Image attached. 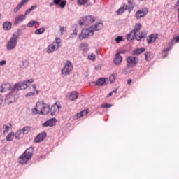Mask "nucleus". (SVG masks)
<instances>
[{"label": "nucleus", "mask_w": 179, "mask_h": 179, "mask_svg": "<svg viewBox=\"0 0 179 179\" xmlns=\"http://www.w3.org/2000/svg\"><path fill=\"white\" fill-rule=\"evenodd\" d=\"M80 48L83 51H87L89 50V44L86 43H83L80 44Z\"/></svg>", "instance_id": "28"}, {"label": "nucleus", "mask_w": 179, "mask_h": 179, "mask_svg": "<svg viewBox=\"0 0 179 179\" xmlns=\"http://www.w3.org/2000/svg\"><path fill=\"white\" fill-rule=\"evenodd\" d=\"M67 97L69 100H71V101H73V100H76L78 97H79V93L76 91H73L72 92H70L67 94Z\"/></svg>", "instance_id": "16"}, {"label": "nucleus", "mask_w": 179, "mask_h": 179, "mask_svg": "<svg viewBox=\"0 0 179 179\" xmlns=\"http://www.w3.org/2000/svg\"><path fill=\"white\" fill-rule=\"evenodd\" d=\"M132 83V80L129 79L127 80V84L131 85Z\"/></svg>", "instance_id": "52"}, {"label": "nucleus", "mask_w": 179, "mask_h": 179, "mask_svg": "<svg viewBox=\"0 0 179 179\" xmlns=\"http://www.w3.org/2000/svg\"><path fill=\"white\" fill-rule=\"evenodd\" d=\"M157 37L159 35L157 34H152L149 36V38H147L148 44H152V43H155L156 40H157Z\"/></svg>", "instance_id": "19"}, {"label": "nucleus", "mask_w": 179, "mask_h": 179, "mask_svg": "<svg viewBox=\"0 0 179 179\" xmlns=\"http://www.w3.org/2000/svg\"><path fill=\"white\" fill-rule=\"evenodd\" d=\"M19 39V34H13L6 44V48L9 51L15 50L17 45V40Z\"/></svg>", "instance_id": "5"}, {"label": "nucleus", "mask_w": 179, "mask_h": 179, "mask_svg": "<svg viewBox=\"0 0 179 179\" xmlns=\"http://www.w3.org/2000/svg\"><path fill=\"white\" fill-rule=\"evenodd\" d=\"M120 54H124V52H120L116 53L115 57L114 59L115 65H120L122 62V56Z\"/></svg>", "instance_id": "15"}, {"label": "nucleus", "mask_w": 179, "mask_h": 179, "mask_svg": "<svg viewBox=\"0 0 179 179\" xmlns=\"http://www.w3.org/2000/svg\"><path fill=\"white\" fill-rule=\"evenodd\" d=\"M96 85H97L96 84V82H91V83H90V86H96Z\"/></svg>", "instance_id": "50"}, {"label": "nucleus", "mask_w": 179, "mask_h": 179, "mask_svg": "<svg viewBox=\"0 0 179 179\" xmlns=\"http://www.w3.org/2000/svg\"><path fill=\"white\" fill-rule=\"evenodd\" d=\"M61 108V105H57V103H55L51 106L50 109L51 115H57L58 113H59V109Z\"/></svg>", "instance_id": "11"}, {"label": "nucleus", "mask_w": 179, "mask_h": 179, "mask_svg": "<svg viewBox=\"0 0 179 179\" xmlns=\"http://www.w3.org/2000/svg\"><path fill=\"white\" fill-rule=\"evenodd\" d=\"M32 87H33V89H34V90H36V89L37 88V86L35 84H34Z\"/></svg>", "instance_id": "55"}, {"label": "nucleus", "mask_w": 179, "mask_h": 179, "mask_svg": "<svg viewBox=\"0 0 179 179\" xmlns=\"http://www.w3.org/2000/svg\"><path fill=\"white\" fill-rule=\"evenodd\" d=\"M175 6L177 8V6H179V0L176 2L175 4Z\"/></svg>", "instance_id": "54"}, {"label": "nucleus", "mask_w": 179, "mask_h": 179, "mask_svg": "<svg viewBox=\"0 0 179 179\" xmlns=\"http://www.w3.org/2000/svg\"><path fill=\"white\" fill-rule=\"evenodd\" d=\"M96 20L94 16L87 15L85 17H83L80 20V26H89V24H92Z\"/></svg>", "instance_id": "7"}, {"label": "nucleus", "mask_w": 179, "mask_h": 179, "mask_svg": "<svg viewBox=\"0 0 179 179\" xmlns=\"http://www.w3.org/2000/svg\"><path fill=\"white\" fill-rule=\"evenodd\" d=\"M148 12H149V10L148 9V8H144L142 10H138L136 13L135 17L138 20L141 19V17H145V16L148 15Z\"/></svg>", "instance_id": "10"}, {"label": "nucleus", "mask_w": 179, "mask_h": 179, "mask_svg": "<svg viewBox=\"0 0 179 179\" xmlns=\"http://www.w3.org/2000/svg\"><path fill=\"white\" fill-rule=\"evenodd\" d=\"M32 113L36 115L38 114L39 115H47L50 113V106L44 101H39L36 103L35 108L31 110Z\"/></svg>", "instance_id": "2"}, {"label": "nucleus", "mask_w": 179, "mask_h": 179, "mask_svg": "<svg viewBox=\"0 0 179 179\" xmlns=\"http://www.w3.org/2000/svg\"><path fill=\"white\" fill-rule=\"evenodd\" d=\"M112 93L113 94V93H117V89H115V90H113V92H112Z\"/></svg>", "instance_id": "57"}, {"label": "nucleus", "mask_w": 179, "mask_h": 179, "mask_svg": "<svg viewBox=\"0 0 179 179\" xmlns=\"http://www.w3.org/2000/svg\"><path fill=\"white\" fill-rule=\"evenodd\" d=\"M128 1V3L131 5L132 4V2H131V0H127Z\"/></svg>", "instance_id": "58"}, {"label": "nucleus", "mask_w": 179, "mask_h": 179, "mask_svg": "<svg viewBox=\"0 0 179 179\" xmlns=\"http://www.w3.org/2000/svg\"><path fill=\"white\" fill-rule=\"evenodd\" d=\"M14 138H15V132H11L7 135L6 141H8V142H10L13 141Z\"/></svg>", "instance_id": "29"}, {"label": "nucleus", "mask_w": 179, "mask_h": 179, "mask_svg": "<svg viewBox=\"0 0 179 179\" xmlns=\"http://www.w3.org/2000/svg\"><path fill=\"white\" fill-rule=\"evenodd\" d=\"M176 43H179V36H178V37L176 38Z\"/></svg>", "instance_id": "56"}, {"label": "nucleus", "mask_w": 179, "mask_h": 179, "mask_svg": "<svg viewBox=\"0 0 179 179\" xmlns=\"http://www.w3.org/2000/svg\"><path fill=\"white\" fill-rule=\"evenodd\" d=\"M87 58L90 61H96V54L90 53L88 54Z\"/></svg>", "instance_id": "32"}, {"label": "nucleus", "mask_w": 179, "mask_h": 179, "mask_svg": "<svg viewBox=\"0 0 179 179\" xmlns=\"http://www.w3.org/2000/svg\"><path fill=\"white\" fill-rule=\"evenodd\" d=\"M10 128H12V124L8 123L6 124H4L3 126V134L8 133V131H9V129H10Z\"/></svg>", "instance_id": "27"}, {"label": "nucleus", "mask_w": 179, "mask_h": 179, "mask_svg": "<svg viewBox=\"0 0 179 179\" xmlns=\"http://www.w3.org/2000/svg\"><path fill=\"white\" fill-rule=\"evenodd\" d=\"M57 122V119L52 118L49 119L43 124V127H54V124Z\"/></svg>", "instance_id": "20"}, {"label": "nucleus", "mask_w": 179, "mask_h": 179, "mask_svg": "<svg viewBox=\"0 0 179 179\" xmlns=\"http://www.w3.org/2000/svg\"><path fill=\"white\" fill-rule=\"evenodd\" d=\"M138 1H143V0H138Z\"/></svg>", "instance_id": "64"}, {"label": "nucleus", "mask_w": 179, "mask_h": 179, "mask_svg": "<svg viewBox=\"0 0 179 179\" xmlns=\"http://www.w3.org/2000/svg\"><path fill=\"white\" fill-rule=\"evenodd\" d=\"M113 96V92H110L108 95L107 97H111Z\"/></svg>", "instance_id": "53"}, {"label": "nucleus", "mask_w": 179, "mask_h": 179, "mask_svg": "<svg viewBox=\"0 0 179 179\" xmlns=\"http://www.w3.org/2000/svg\"><path fill=\"white\" fill-rule=\"evenodd\" d=\"M36 24H38V22L37 21H31L27 24V27H33Z\"/></svg>", "instance_id": "37"}, {"label": "nucleus", "mask_w": 179, "mask_h": 179, "mask_svg": "<svg viewBox=\"0 0 179 179\" xmlns=\"http://www.w3.org/2000/svg\"><path fill=\"white\" fill-rule=\"evenodd\" d=\"M30 131V127L26 126L22 129V132L23 135H27L29 132Z\"/></svg>", "instance_id": "31"}, {"label": "nucleus", "mask_w": 179, "mask_h": 179, "mask_svg": "<svg viewBox=\"0 0 179 179\" xmlns=\"http://www.w3.org/2000/svg\"><path fill=\"white\" fill-rule=\"evenodd\" d=\"M45 138H47V134L45 132H42L35 137L34 142L36 143H38L39 142H43V141H44Z\"/></svg>", "instance_id": "13"}, {"label": "nucleus", "mask_w": 179, "mask_h": 179, "mask_svg": "<svg viewBox=\"0 0 179 179\" xmlns=\"http://www.w3.org/2000/svg\"><path fill=\"white\" fill-rule=\"evenodd\" d=\"M171 49V46H169V47L164 48L163 52H162V54H164V52H167L168 51H170Z\"/></svg>", "instance_id": "42"}, {"label": "nucleus", "mask_w": 179, "mask_h": 179, "mask_svg": "<svg viewBox=\"0 0 179 179\" xmlns=\"http://www.w3.org/2000/svg\"><path fill=\"white\" fill-rule=\"evenodd\" d=\"M45 31V29L44 27L39 28L38 29L35 31V34H43Z\"/></svg>", "instance_id": "35"}, {"label": "nucleus", "mask_w": 179, "mask_h": 179, "mask_svg": "<svg viewBox=\"0 0 179 179\" xmlns=\"http://www.w3.org/2000/svg\"><path fill=\"white\" fill-rule=\"evenodd\" d=\"M116 78H117V75H115V74L110 75L109 77L110 83H114V82H115Z\"/></svg>", "instance_id": "36"}, {"label": "nucleus", "mask_w": 179, "mask_h": 179, "mask_svg": "<svg viewBox=\"0 0 179 179\" xmlns=\"http://www.w3.org/2000/svg\"><path fill=\"white\" fill-rule=\"evenodd\" d=\"M103 27V23L99 22L91 26L90 29L92 30V33H94V31H99V30H101Z\"/></svg>", "instance_id": "14"}, {"label": "nucleus", "mask_w": 179, "mask_h": 179, "mask_svg": "<svg viewBox=\"0 0 179 179\" xmlns=\"http://www.w3.org/2000/svg\"><path fill=\"white\" fill-rule=\"evenodd\" d=\"M106 83V78H101L96 81V86H103Z\"/></svg>", "instance_id": "26"}, {"label": "nucleus", "mask_w": 179, "mask_h": 179, "mask_svg": "<svg viewBox=\"0 0 179 179\" xmlns=\"http://www.w3.org/2000/svg\"><path fill=\"white\" fill-rule=\"evenodd\" d=\"M148 32L146 31H142L140 35H136L132 31L127 34V38L129 41H132V40H137V41H141L142 38L146 37Z\"/></svg>", "instance_id": "6"}, {"label": "nucleus", "mask_w": 179, "mask_h": 179, "mask_svg": "<svg viewBox=\"0 0 179 179\" xmlns=\"http://www.w3.org/2000/svg\"><path fill=\"white\" fill-rule=\"evenodd\" d=\"M59 47H61V38H56L55 41L48 46L46 52L48 54H53L55 51L59 50Z\"/></svg>", "instance_id": "4"}, {"label": "nucleus", "mask_w": 179, "mask_h": 179, "mask_svg": "<svg viewBox=\"0 0 179 179\" xmlns=\"http://www.w3.org/2000/svg\"><path fill=\"white\" fill-rule=\"evenodd\" d=\"M3 28L4 30H10L12 29V23L10 22H5L3 24Z\"/></svg>", "instance_id": "25"}, {"label": "nucleus", "mask_w": 179, "mask_h": 179, "mask_svg": "<svg viewBox=\"0 0 179 179\" xmlns=\"http://www.w3.org/2000/svg\"><path fill=\"white\" fill-rule=\"evenodd\" d=\"M33 82H34V79H29L28 80L19 82L15 84L13 90V92L7 95L6 101L8 102V104H11V103H14V101L17 100L18 96L16 90L17 92L22 90H24L29 87V85L27 83H33Z\"/></svg>", "instance_id": "1"}, {"label": "nucleus", "mask_w": 179, "mask_h": 179, "mask_svg": "<svg viewBox=\"0 0 179 179\" xmlns=\"http://www.w3.org/2000/svg\"><path fill=\"white\" fill-rule=\"evenodd\" d=\"M146 61H151L153 56L152 55V52H147L145 53Z\"/></svg>", "instance_id": "30"}, {"label": "nucleus", "mask_w": 179, "mask_h": 179, "mask_svg": "<svg viewBox=\"0 0 179 179\" xmlns=\"http://www.w3.org/2000/svg\"><path fill=\"white\" fill-rule=\"evenodd\" d=\"M34 94H36L34 92H28L27 94H26V97H30L31 96H34Z\"/></svg>", "instance_id": "43"}, {"label": "nucleus", "mask_w": 179, "mask_h": 179, "mask_svg": "<svg viewBox=\"0 0 179 179\" xmlns=\"http://www.w3.org/2000/svg\"><path fill=\"white\" fill-rule=\"evenodd\" d=\"M29 0H21V2L14 8L13 12L16 13L17 12H19L20 9H22V7L24 5V3H27Z\"/></svg>", "instance_id": "21"}, {"label": "nucleus", "mask_w": 179, "mask_h": 179, "mask_svg": "<svg viewBox=\"0 0 179 179\" xmlns=\"http://www.w3.org/2000/svg\"><path fill=\"white\" fill-rule=\"evenodd\" d=\"M30 12H31V10H30V8H29L26 12L25 14L24 15V16H27V15H29Z\"/></svg>", "instance_id": "47"}, {"label": "nucleus", "mask_w": 179, "mask_h": 179, "mask_svg": "<svg viewBox=\"0 0 179 179\" xmlns=\"http://www.w3.org/2000/svg\"><path fill=\"white\" fill-rule=\"evenodd\" d=\"M50 6H52V3L50 4Z\"/></svg>", "instance_id": "63"}, {"label": "nucleus", "mask_w": 179, "mask_h": 179, "mask_svg": "<svg viewBox=\"0 0 179 179\" xmlns=\"http://www.w3.org/2000/svg\"><path fill=\"white\" fill-rule=\"evenodd\" d=\"M128 9V5L127 4H122L121 7L117 10V15H122L125 10Z\"/></svg>", "instance_id": "23"}, {"label": "nucleus", "mask_w": 179, "mask_h": 179, "mask_svg": "<svg viewBox=\"0 0 179 179\" xmlns=\"http://www.w3.org/2000/svg\"><path fill=\"white\" fill-rule=\"evenodd\" d=\"M101 107L102 108H110V107H113V105L112 104H109V103H105V104L101 105Z\"/></svg>", "instance_id": "38"}, {"label": "nucleus", "mask_w": 179, "mask_h": 179, "mask_svg": "<svg viewBox=\"0 0 179 179\" xmlns=\"http://www.w3.org/2000/svg\"><path fill=\"white\" fill-rule=\"evenodd\" d=\"M23 20H26V15H20L15 17L14 24L15 26H17V24H20Z\"/></svg>", "instance_id": "18"}, {"label": "nucleus", "mask_w": 179, "mask_h": 179, "mask_svg": "<svg viewBox=\"0 0 179 179\" xmlns=\"http://www.w3.org/2000/svg\"><path fill=\"white\" fill-rule=\"evenodd\" d=\"M3 65H6V61L5 60L0 61V66H3Z\"/></svg>", "instance_id": "45"}, {"label": "nucleus", "mask_w": 179, "mask_h": 179, "mask_svg": "<svg viewBox=\"0 0 179 179\" xmlns=\"http://www.w3.org/2000/svg\"><path fill=\"white\" fill-rule=\"evenodd\" d=\"M87 0H78V5H86Z\"/></svg>", "instance_id": "39"}, {"label": "nucleus", "mask_w": 179, "mask_h": 179, "mask_svg": "<svg viewBox=\"0 0 179 179\" xmlns=\"http://www.w3.org/2000/svg\"><path fill=\"white\" fill-rule=\"evenodd\" d=\"M3 103V96L2 95H0V106Z\"/></svg>", "instance_id": "49"}, {"label": "nucleus", "mask_w": 179, "mask_h": 179, "mask_svg": "<svg viewBox=\"0 0 179 179\" xmlns=\"http://www.w3.org/2000/svg\"><path fill=\"white\" fill-rule=\"evenodd\" d=\"M178 17L179 18V8L178 9Z\"/></svg>", "instance_id": "61"}, {"label": "nucleus", "mask_w": 179, "mask_h": 179, "mask_svg": "<svg viewBox=\"0 0 179 179\" xmlns=\"http://www.w3.org/2000/svg\"><path fill=\"white\" fill-rule=\"evenodd\" d=\"M94 33L90 28L83 29L81 31V34L78 35L79 40H83L84 38H89L90 36H94Z\"/></svg>", "instance_id": "8"}, {"label": "nucleus", "mask_w": 179, "mask_h": 179, "mask_svg": "<svg viewBox=\"0 0 179 179\" xmlns=\"http://www.w3.org/2000/svg\"><path fill=\"white\" fill-rule=\"evenodd\" d=\"M145 51H146V48H137L133 51V55H139L143 52H145Z\"/></svg>", "instance_id": "24"}, {"label": "nucleus", "mask_w": 179, "mask_h": 179, "mask_svg": "<svg viewBox=\"0 0 179 179\" xmlns=\"http://www.w3.org/2000/svg\"><path fill=\"white\" fill-rule=\"evenodd\" d=\"M73 69V66L72 65V62L67 60L66 63L64 65V67L62 69V74L65 76L69 75Z\"/></svg>", "instance_id": "9"}, {"label": "nucleus", "mask_w": 179, "mask_h": 179, "mask_svg": "<svg viewBox=\"0 0 179 179\" xmlns=\"http://www.w3.org/2000/svg\"><path fill=\"white\" fill-rule=\"evenodd\" d=\"M22 29H23V30H24V29H26L25 25H23V26H22Z\"/></svg>", "instance_id": "59"}, {"label": "nucleus", "mask_w": 179, "mask_h": 179, "mask_svg": "<svg viewBox=\"0 0 179 179\" xmlns=\"http://www.w3.org/2000/svg\"><path fill=\"white\" fill-rule=\"evenodd\" d=\"M116 43L118 44V43H120V41H122V36H117L115 38Z\"/></svg>", "instance_id": "41"}, {"label": "nucleus", "mask_w": 179, "mask_h": 179, "mask_svg": "<svg viewBox=\"0 0 179 179\" xmlns=\"http://www.w3.org/2000/svg\"><path fill=\"white\" fill-rule=\"evenodd\" d=\"M12 86L9 83H6L1 85L0 92L1 93H5V92H8V90H10Z\"/></svg>", "instance_id": "17"}, {"label": "nucleus", "mask_w": 179, "mask_h": 179, "mask_svg": "<svg viewBox=\"0 0 179 179\" xmlns=\"http://www.w3.org/2000/svg\"><path fill=\"white\" fill-rule=\"evenodd\" d=\"M81 114L83 115V117L87 115V114H89V110H84L81 111Z\"/></svg>", "instance_id": "40"}, {"label": "nucleus", "mask_w": 179, "mask_h": 179, "mask_svg": "<svg viewBox=\"0 0 179 179\" xmlns=\"http://www.w3.org/2000/svg\"><path fill=\"white\" fill-rule=\"evenodd\" d=\"M166 56H167V55H166L165 56H162V58L164 59L166 57Z\"/></svg>", "instance_id": "60"}, {"label": "nucleus", "mask_w": 179, "mask_h": 179, "mask_svg": "<svg viewBox=\"0 0 179 179\" xmlns=\"http://www.w3.org/2000/svg\"><path fill=\"white\" fill-rule=\"evenodd\" d=\"M78 36V29L76 28L74 29L72 34H70L69 38H75Z\"/></svg>", "instance_id": "33"}, {"label": "nucleus", "mask_w": 179, "mask_h": 179, "mask_svg": "<svg viewBox=\"0 0 179 179\" xmlns=\"http://www.w3.org/2000/svg\"><path fill=\"white\" fill-rule=\"evenodd\" d=\"M127 61L129 68H132L135 66L138 62V61L136 60V57H131V56L127 57Z\"/></svg>", "instance_id": "12"}, {"label": "nucleus", "mask_w": 179, "mask_h": 179, "mask_svg": "<svg viewBox=\"0 0 179 179\" xmlns=\"http://www.w3.org/2000/svg\"><path fill=\"white\" fill-rule=\"evenodd\" d=\"M142 29V24L137 23L134 27V29L132 31L136 35H138V31ZM138 36H141V32L138 34Z\"/></svg>", "instance_id": "22"}, {"label": "nucleus", "mask_w": 179, "mask_h": 179, "mask_svg": "<svg viewBox=\"0 0 179 179\" xmlns=\"http://www.w3.org/2000/svg\"><path fill=\"white\" fill-rule=\"evenodd\" d=\"M65 30H66V29L64 27H60V32L62 34H64V31H65Z\"/></svg>", "instance_id": "44"}, {"label": "nucleus", "mask_w": 179, "mask_h": 179, "mask_svg": "<svg viewBox=\"0 0 179 179\" xmlns=\"http://www.w3.org/2000/svg\"><path fill=\"white\" fill-rule=\"evenodd\" d=\"M174 43V39H173L172 41H171L169 44V45H173V43Z\"/></svg>", "instance_id": "51"}, {"label": "nucleus", "mask_w": 179, "mask_h": 179, "mask_svg": "<svg viewBox=\"0 0 179 179\" xmlns=\"http://www.w3.org/2000/svg\"><path fill=\"white\" fill-rule=\"evenodd\" d=\"M36 8H37V5H34L30 7L29 10H31V11L34 10V9H36Z\"/></svg>", "instance_id": "48"}, {"label": "nucleus", "mask_w": 179, "mask_h": 179, "mask_svg": "<svg viewBox=\"0 0 179 179\" xmlns=\"http://www.w3.org/2000/svg\"><path fill=\"white\" fill-rule=\"evenodd\" d=\"M34 149L33 147H30L27 149V150L19 157L17 162L20 164H26L29 160L33 157Z\"/></svg>", "instance_id": "3"}, {"label": "nucleus", "mask_w": 179, "mask_h": 179, "mask_svg": "<svg viewBox=\"0 0 179 179\" xmlns=\"http://www.w3.org/2000/svg\"><path fill=\"white\" fill-rule=\"evenodd\" d=\"M22 134H23L22 130H18L15 132V134L14 133V136L17 139H20V136H22Z\"/></svg>", "instance_id": "34"}, {"label": "nucleus", "mask_w": 179, "mask_h": 179, "mask_svg": "<svg viewBox=\"0 0 179 179\" xmlns=\"http://www.w3.org/2000/svg\"><path fill=\"white\" fill-rule=\"evenodd\" d=\"M82 117H83L82 115V112L77 113L76 118H82Z\"/></svg>", "instance_id": "46"}, {"label": "nucleus", "mask_w": 179, "mask_h": 179, "mask_svg": "<svg viewBox=\"0 0 179 179\" xmlns=\"http://www.w3.org/2000/svg\"><path fill=\"white\" fill-rule=\"evenodd\" d=\"M36 93H37V94H38V90H36Z\"/></svg>", "instance_id": "62"}]
</instances>
